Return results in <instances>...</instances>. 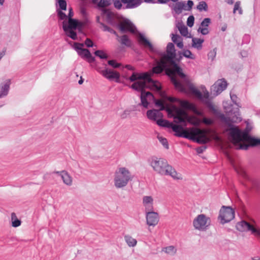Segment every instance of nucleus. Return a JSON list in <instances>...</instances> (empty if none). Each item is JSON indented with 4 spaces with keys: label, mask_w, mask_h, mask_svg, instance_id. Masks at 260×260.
I'll list each match as a JSON object with an SVG mask.
<instances>
[{
    "label": "nucleus",
    "mask_w": 260,
    "mask_h": 260,
    "mask_svg": "<svg viewBox=\"0 0 260 260\" xmlns=\"http://www.w3.org/2000/svg\"><path fill=\"white\" fill-rule=\"evenodd\" d=\"M169 61L172 67L173 72L182 79L180 80L174 75L169 76L170 81L175 88L181 92L186 93H187L186 87H187L190 92L201 100L210 110L216 112L214 106L209 99V92L206 90L203 95L202 92L191 83L186 75L183 73L182 69L175 59Z\"/></svg>",
    "instance_id": "f257e3e1"
},
{
    "label": "nucleus",
    "mask_w": 260,
    "mask_h": 260,
    "mask_svg": "<svg viewBox=\"0 0 260 260\" xmlns=\"http://www.w3.org/2000/svg\"><path fill=\"white\" fill-rule=\"evenodd\" d=\"M215 110L216 111L215 112L213 111H211L229 127L230 136L235 145L244 141V140L251 136L249 133L252 129V127L248 123L247 124L246 128L243 131H241L233 124V123L239 122L242 120V118L240 116L239 109L238 108H234L232 105L228 107L224 106V111L227 114L228 117L221 113L216 108Z\"/></svg>",
    "instance_id": "f03ea898"
},
{
    "label": "nucleus",
    "mask_w": 260,
    "mask_h": 260,
    "mask_svg": "<svg viewBox=\"0 0 260 260\" xmlns=\"http://www.w3.org/2000/svg\"><path fill=\"white\" fill-rule=\"evenodd\" d=\"M114 0H100L98 6L101 11V16L105 17L108 23L118 28L122 33L127 31L134 32L136 28L127 18L115 13L105 7L110 6Z\"/></svg>",
    "instance_id": "7ed1b4c3"
},
{
    "label": "nucleus",
    "mask_w": 260,
    "mask_h": 260,
    "mask_svg": "<svg viewBox=\"0 0 260 260\" xmlns=\"http://www.w3.org/2000/svg\"><path fill=\"white\" fill-rule=\"evenodd\" d=\"M156 124L159 126L172 128L176 137L186 138L198 144H205L210 141L205 132L198 128H192L188 131L180 125L174 124L163 119L157 120Z\"/></svg>",
    "instance_id": "20e7f679"
},
{
    "label": "nucleus",
    "mask_w": 260,
    "mask_h": 260,
    "mask_svg": "<svg viewBox=\"0 0 260 260\" xmlns=\"http://www.w3.org/2000/svg\"><path fill=\"white\" fill-rule=\"evenodd\" d=\"M149 161L153 170L157 174L162 176H170L174 179H181V175L168 164L166 159L153 156Z\"/></svg>",
    "instance_id": "39448f33"
},
{
    "label": "nucleus",
    "mask_w": 260,
    "mask_h": 260,
    "mask_svg": "<svg viewBox=\"0 0 260 260\" xmlns=\"http://www.w3.org/2000/svg\"><path fill=\"white\" fill-rule=\"evenodd\" d=\"M132 177L130 172L125 167L118 168L115 173L114 185L117 188L125 187Z\"/></svg>",
    "instance_id": "423d86ee"
},
{
    "label": "nucleus",
    "mask_w": 260,
    "mask_h": 260,
    "mask_svg": "<svg viewBox=\"0 0 260 260\" xmlns=\"http://www.w3.org/2000/svg\"><path fill=\"white\" fill-rule=\"evenodd\" d=\"M234 169L237 173L245 180V185L248 188L256 192L260 191V181L258 179L249 176L244 169L240 166H234Z\"/></svg>",
    "instance_id": "0eeeda50"
},
{
    "label": "nucleus",
    "mask_w": 260,
    "mask_h": 260,
    "mask_svg": "<svg viewBox=\"0 0 260 260\" xmlns=\"http://www.w3.org/2000/svg\"><path fill=\"white\" fill-rule=\"evenodd\" d=\"M235 217V211L230 206H223L219 211L218 219L224 224L231 221Z\"/></svg>",
    "instance_id": "6e6552de"
},
{
    "label": "nucleus",
    "mask_w": 260,
    "mask_h": 260,
    "mask_svg": "<svg viewBox=\"0 0 260 260\" xmlns=\"http://www.w3.org/2000/svg\"><path fill=\"white\" fill-rule=\"evenodd\" d=\"M210 224V218L203 214L198 215L193 220L194 229L201 231L207 230Z\"/></svg>",
    "instance_id": "1a4fd4ad"
},
{
    "label": "nucleus",
    "mask_w": 260,
    "mask_h": 260,
    "mask_svg": "<svg viewBox=\"0 0 260 260\" xmlns=\"http://www.w3.org/2000/svg\"><path fill=\"white\" fill-rule=\"evenodd\" d=\"M236 229L240 232L251 231L252 234L260 238V229L254 228L253 225L246 221L242 220L238 222L236 224Z\"/></svg>",
    "instance_id": "9d476101"
},
{
    "label": "nucleus",
    "mask_w": 260,
    "mask_h": 260,
    "mask_svg": "<svg viewBox=\"0 0 260 260\" xmlns=\"http://www.w3.org/2000/svg\"><path fill=\"white\" fill-rule=\"evenodd\" d=\"M227 86L228 83L224 78L218 79L211 87V93L214 96H217L224 90Z\"/></svg>",
    "instance_id": "9b49d317"
},
{
    "label": "nucleus",
    "mask_w": 260,
    "mask_h": 260,
    "mask_svg": "<svg viewBox=\"0 0 260 260\" xmlns=\"http://www.w3.org/2000/svg\"><path fill=\"white\" fill-rule=\"evenodd\" d=\"M82 27V23L79 20L74 18L68 19L67 22L64 21L62 22V28L64 31L73 29H78L80 31Z\"/></svg>",
    "instance_id": "f8f14e48"
},
{
    "label": "nucleus",
    "mask_w": 260,
    "mask_h": 260,
    "mask_svg": "<svg viewBox=\"0 0 260 260\" xmlns=\"http://www.w3.org/2000/svg\"><path fill=\"white\" fill-rule=\"evenodd\" d=\"M98 72L100 73L103 76L109 80L111 81L115 79L117 83L120 82V74L116 71H114L109 69L107 68H105V69L103 70H98Z\"/></svg>",
    "instance_id": "ddd939ff"
},
{
    "label": "nucleus",
    "mask_w": 260,
    "mask_h": 260,
    "mask_svg": "<svg viewBox=\"0 0 260 260\" xmlns=\"http://www.w3.org/2000/svg\"><path fill=\"white\" fill-rule=\"evenodd\" d=\"M146 213L147 224L149 226H155L156 225L159 221L157 213L151 211H146Z\"/></svg>",
    "instance_id": "4468645a"
},
{
    "label": "nucleus",
    "mask_w": 260,
    "mask_h": 260,
    "mask_svg": "<svg viewBox=\"0 0 260 260\" xmlns=\"http://www.w3.org/2000/svg\"><path fill=\"white\" fill-rule=\"evenodd\" d=\"M83 44L75 43L74 45V48L77 52L78 55L82 58H87L90 56V52L87 49L83 48Z\"/></svg>",
    "instance_id": "2eb2a0df"
},
{
    "label": "nucleus",
    "mask_w": 260,
    "mask_h": 260,
    "mask_svg": "<svg viewBox=\"0 0 260 260\" xmlns=\"http://www.w3.org/2000/svg\"><path fill=\"white\" fill-rule=\"evenodd\" d=\"M167 54L163 53L162 56L167 58L169 61L175 59L176 56V50L173 43H169L167 46Z\"/></svg>",
    "instance_id": "dca6fc26"
},
{
    "label": "nucleus",
    "mask_w": 260,
    "mask_h": 260,
    "mask_svg": "<svg viewBox=\"0 0 260 260\" xmlns=\"http://www.w3.org/2000/svg\"><path fill=\"white\" fill-rule=\"evenodd\" d=\"M186 114L185 112L183 110H178L175 115L173 116L174 122L178 124H183L184 126L186 125V119L183 117V115Z\"/></svg>",
    "instance_id": "f3484780"
},
{
    "label": "nucleus",
    "mask_w": 260,
    "mask_h": 260,
    "mask_svg": "<svg viewBox=\"0 0 260 260\" xmlns=\"http://www.w3.org/2000/svg\"><path fill=\"white\" fill-rule=\"evenodd\" d=\"M146 115L147 118L151 120L156 121L157 117H162L163 115L157 109L149 110L147 111Z\"/></svg>",
    "instance_id": "a211bd4d"
},
{
    "label": "nucleus",
    "mask_w": 260,
    "mask_h": 260,
    "mask_svg": "<svg viewBox=\"0 0 260 260\" xmlns=\"http://www.w3.org/2000/svg\"><path fill=\"white\" fill-rule=\"evenodd\" d=\"M138 41L140 44L145 47H148L151 51H154V48L152 44L142 34H140L138 36Z\"/></svg>",
    "instance_id": "6ab92c4d"
},
{
    "label": "nucleus",
    "mask_w": 260,
    "mask_h": 260,
    "mask_svg": "<svg viewBox=\"0 0 260 260\" xmlns=\"http://www.w3.org/2000/svg\"><path fill=\"white\" fill-rule=\"evenodd\" d=\"M153 199L151 196H144L143 204L145 207V211H151L153 209Z\"/></svg>",
    "instance_id": "aec40b11"
},
{
    "label": "nucleus",
    "mask_w": 260,
    "mask_h": 260,
    "mask_svg": "<svg viewBox=\"0 0 260 260\" xmlns=\"http://www.w3.org/2000/svg\"><path fill=\"white\" fill-rule=\"evenodd\" d=\"M180 106L185 109L191 110L192 111L197 110L195 105L187 100L180 101Z\"/></svg>",
    "instance_id": "412c9836"
},
{
    "label": "nucleus",
    "mask_w": 260,
    "mask_h": 260,
    "mask_svg": "<svg viewBox=\"0 0 260 260\" xmlns=\"http://www.w3.org/2000/svg\"><path fill=\"white\" fill-rule=\"evenodd\" d=\"M142 3L141 0H128L126 5L123 7L124 9H134L139 7Z\"/></svg>",
    "instance_id": "4be33fe9"
},
{
    "label": "nucleus",
    "mask_w": 260,
    "mask_h": 260,
    "mask_svg": "<svg viewBox=\"0 0 260 260\" xmlns=\"http://www.w3.org/2000/svg\"><path fill=\"white\" fill-rule=\"evenodd\" d=\"M10 84L11 80L8 79L6 81L5 83L2 86L1 91L0 92V98L8 95L10 90Z\"/></svg>",
    "instance_id": "5701e85b"
},
{
    "label": "nucleus",
    "mask_w": 260,
    "mask_h": 260,
    "mask_svg": "<svg viewBox=\"0 0 260 260\" xmlns=\"http://www.w3.org/2000/svg\"><path fill=\"white\" fill-rule=\"evenodd\" d=\"M165 66V63L164 62H161V63L153 67L150 71L151 75L161 73L164 71Z\"/></svg>",
    "instance_id": "b1692460"
},
{
    "label": "nucleus",
    "mask_w": 260,
    "mask_h": 260,
    "mask_svg": "<svg viewBox=\"0 0 260 260\" xmlns=\"http://www.w3.org/2000/svg\"><path fill=\"white\" fill-rule=\"evenodd\" d=\"M146 87V83L144 81H137L131 86V88L139 92L142 90L143 88H145Z\"/></svg>",
    "instance_id": "393cba45"
},
{
    "label": "nucleus",
    "mask_w": 260,
    "mask_h": 260,
    "mask_svg": "<svg viewBox=\"0 0 260 260\" xmlns=\"http://www.w3.org/2000/svg\"><path fill=\"white\" fill-rule=\"evenodd\" d=\"M204 42L203 39H199L196 38H192V46L195 48L200 50L202 48V44Z\"/></svg>",
    "instance_id": "a878e982"
},
{
    "label": "nucleus",
    "mask_w": 260,
    "mask_h": 260,
    "mask_svg": "<svg viewBox=\"0 0 260 260\" xmlns=\"http://www.w3.org/2000/svg\"><path fill=\"white\" fill-rule=\"evenodd\" d=\"M61 178L63 182L67 185L71 186L72 184V177L66 171H64Z\"/></svg>",
    "instance_id": "bb28decb"
},
{
    "label": "nucleus",
    "mask_w": 260,
    "mask_h": 260,
    "mask_svg": "<svg viewBox=\"0 0 260 260\" xmlns=\"http://www.w3.org/2000/svg\"><path fill=\"white\" fill-rule=\"evenodd\" d=\"M172 40L179 48L183 47L182 39L179 35L172 34Z\"/></svg>",
    "instance_id": "cd10ccee"
},
{
    "label": "nucleus",
    "mask_w": 260,
    "mask_h": 260,
    "mask_svg": "<svg viewBox=\"0 0 260 260\" xmlns=\"http://www.w3.org/2000/svg\"><path fill=\"white\" fill-rule=\"evenodd\" d=\"M244 141H247L251 147L260 145V139L256 138L251 136Z\"/></svg>",
    "instance_id": "c85d7f7f"
},
{
    "label": "nucleus",
    "mask_w": 260,
    "mask_h": 260,
    "mask_svg": "<svg viewBox=\"0 0 260 260\" xmlns=\"http://www.w3.org/2000/svg\"><path fill=\"white\" fill-rule=\"evenodd\" d=\"M152 100L155 106L159 108V109L158 110L159 111L167 110V109L166 108L164 103L161 100L156 99L154 96L152 98Z\"/></svg>",
    "instance_id": "c756f323"
},
{
    "label": "nucleus",
    "mask_w": 260,
    "mask_h": 260,
    "mask_svg": "<svg viewBox=\"0 0 260 260\" xmlns=\"http://www.w3.org/2000/svg\"><path fill=\"white\" fill-rule=\"evenodd\" d=\"M177 27L181 35L184 37L191 38V36H187L188 34V28L184 24L180 23L177 25Z\"/></svg>",
    "instance_id": "7c9ffc66"
},
{
    "label": "nucleus",
    "mask_w": 260,
    "mask_h": 260,
    "mask_svg": "<svg viewBox=\"0 0 260 260\" xmlns=\"http://www.w3.org/2000/svg\"><path fill=\"white\" fill-rule=\"evenodd\" d=\"M120 42L122 45H124L127 47H131L132 45L131 40L125 35L121 37Z\"/></svg>",
    "instance_id": "2f4dec72"
},
{
    "label": "nucleus",
    "mask_w": 260,
    "mask_h": 260,
    "mask_svg": "<svg viewBox=\"0 0 260 260\" xmlns=\"http://www.w3.org/2000/svg\"><path fill=\"white\" fill-rule=\"evenodd\" d=\"M185 4L183 2H177L173 8V10L177 14H179L182 12V10L184 9Z\"/></svg>",
    "instance_id": "473e14b6"
},
{
    "label": "nucleus",
    "mask_w": 260,
    "mask_h": 260,
    "mask_svg": "<svg viewBox=\"0 0 260 260\" xmlns=\"http://www.w3.org/2000/svg\"><path fill=\"white\" fill-rule=\"evenodd\" d=\"M124 240L129 247H134L137 243V240L129 235L124 236Z\"/></svg>",
    "instance_id": "72a5a7b5"
},
{
    "label": "nucleus",
    "mask_w": 260,
    "mask_h": 260,
    "mask_svg": "<svg viewBox=\"0 0 260 260\" xmlns=\"http://www.w3.org/2000/svg\"><path fill=\"white\" fill-rule=\"evenodd\" d=\"M230 96H231V100L234 103V104L237 106V107H234V106L232 104H228V105L226 106V104H227V103H225L223 105V108H224V106L228 107V106H230L231 105H232L233 108H238L239 109V107H240L241 106H240V103L237 102L238 98H237V95L235 94H231Z\"/></svg>",
    "instance_id": "f704fd0d"
},
{
    "label": "nucleus",
    "mask_w": 260,
    "mask_h": 260,
    "mask_svg": "<svg viewBox=\"0 0 260 260\" xmlns=\"http://www.w3.org/2000/svg\"><path fill=\"white\" fill-rule=\"evenodd\" d=\"M162 250L165 252L166 253L171 255H174L177 252V249L175 248L174 246H169L165 247L162 249Z\"/></svg>",
    "instance_id": "c9c22d12"
},
{
    "label": "nucleus",
    "mask_w": 260,
    "mask_h": 260,
    "mask_svg": "<svg viewBox=\"0 0 260 260\" xmlns=\"http://www.w3.org/2000/svg\"><path fill=\"white\" fill-rule=\"evenodd\" d=\"M11 218L12 226L16 228L20 225L21 221L20 220L17 218L16 214L14 213H12Z\"/></svg>",
    "instance_id": "e433bc0d"
},
{
    "label": "nucleus",
    "mask_w": 260,
    "mask_h": 260,
    "mask_svg": "<svg viewBox=\"0 0 260 260\" xmlns=\"http://www.w3.org/2000/svg\"><path fill=\"white\" fill-rule=\"evenodd\" d=\"M148 83H149L151 85L152 88H153L154 89L157 91L160 90L161 89V86L159 84V83L157 81L154 80L151 78L149 79V81L148 82Z\"/></svg>",
    "instance_id": "4c0bfd02"
},
{
    "label": "nucleus",
    "mask_w": 260,
    "mask_h": 260,
    "mask_svg": "<svg viewBox=\"0 0 260 260\" xmlns=\"http://www.w3.org/2000/svg\"><path fill=\"white\" fill-rule=\"evenodd\" d=\"M76 29L68 30L67 31H64L66 35L71 38L73 40H77V34L75 31Z\"/></svg>",
    "instance_id": "58836bf2"
},
{
    "label": "nucleus",
    "mask_w": 260,
    "mask_h": 260,
    "mask_svg": "<svg viewBox=\"0 0 260 260\" xmlns=\"http://www.w3.org/2000/svg\"><path fill=\"white\" fill-rule=\"evenodd\" d=\"M197 9L200 12L202 11H207L208 5L205 2L201 1L199 2L198 5L197 6Z\"/></svg>",
    "instance_id": "ea45409f"
},
{
    "label": "nucleus",
    "mask_w": 260,
    "mask_h": 260,
    "mask_svg": "<svg viewBox=\"0 0 260 260\" xmlns=\"http://www.w3.org/2000/svg\"><path fill=\"white\" fill-rule=\"evenodd\" d=\"M94 54L95 56L99 57L101 59H106L108 57V55L102 50H96Z\"/></svg>",
    "instance_id": "a19ab883"
},
{
    "label": "nucleus",
    "mask_w": 260,
    "mask_h": 260,
    "mask_svg": "<svg viewBox=\"0 0 260 260\" xmlns=\"http://www.w3.org/2000/svg\"><path fill=\"white\" fill-rule=\"evenodd\" d=\"M151 75L148 73H138L139 80H146L147 82L149 81V79L151 78Z\"/></svg>",
    "instance_id": "79ce46f5"
},
{
    "label": "nucleus",
    "mask_w": 260,
    "mask_h": 260,
    "mask_svg": "<svg viewBox=\"0 0 260 260\" xmlns=\"http://www.w3.org/2000/svg\"><path fill=\"white\" fill-rule=\"evenodd\" d=\"M140 92H141V93L140 99L144 98L145 99H147V98L149 96H151L152 98L153 96H154L151 92L149 91H146L145 90V88H143V90H141Z\"/></svg>",
    "instance_id": "37998d69"
},
{
    "label": "nucleus",
    "mask_w": 260,
    "mask_h": 260,
    "mask_svg": "<svg viewBox=\"0 0 260 260\" xmlns=\"http://www.w3.org/2000/svg\"><path fill=\"white\" fill-rule=\"evenodd\" d=\"M183 56H184L186 58L193 59L194 58V56L191 53V52L189 50H185L182 52H181Z\"/></svg>",
    "instance_id": "c03bdc74"
},
{
    "label": "nucleus",
    "mask_w": 260,
    "mask_h": 260,
    "mask_svg": "<svg viewBox=\"0 0 260 260\" xmlns=\"http://www.w3.org/2000/svg\"><path fill=\"white\" fill-rule=\"evenodd\" d=\"M108 64L115 69L119 68L121 66V63L117 62L114 59L109 60L108 61Z\"/></svg>",
    "instance_id": "a18cd8bd"
},
{
    "label": "nucleus",
    "mask_w": 260,
    "mask_h": 260,
    "mask_svg": "<svg viewBox=\"0 0 260 260\" xmlns=\"http://www.w3.org/2000/svg\"><path fill=\"white\" fill-rule=\"evenodd\" d=\"M157 139L166 149H169L168 142L166 138L161 136H157Z\"/></svg>",
    "instance_id": "49530a36"
},
{
    "label": "nucleus",
    "mask_w": 260,
    "mask_h": 260,
    "mask_svg": "<svg viewBox=\"0 0 260 260\" xmlns=\"http://www.w3.org/2000/svg\"><path fill=\"white\" fill-rule=\"evenodd\" d=\"M57 3L60 10H67V2L65 0H58Z\"/></svg>",
    "instance_id": "de8ad7c7"
},
{
    "label": "nucleus",
    "mask_w": 260,
    "mask_h": 260,
    "mask_svg": "<svg viewBox=\"0 0 260 260\" xmlns=\"http://www.w3.org/2000/svg\"><path fill=\"white\" fill-rule=\"evenodd\" d=\"M240 4H241V3L240 1H238V2H236L235 6H234V10H233L234 13H235L236 11L237 10H238L239 14L241 15L242 14V10L241 8L240 7Z\"/></svg>",
    "instance_id": "09e8293b"
},
{
    "label": "nucleus",
    "mask_w": 260,
    "mask_h": 260,
    "mask_svg": "<svg viewBox=\"0 0 260 260\" xmlns=\"http://www.w3.org/2000/svg\"><path fill=\"white\" fill-rule=\"evenodd\" d=\"M216 50L215 48L208 53V59H210L212 61L214 60L216 55Z\"/></svg>",
    "instance_id": "8fccbe9b"
},
{
    "label": "nucleus",
    "mask_w": 260,
    "mask_h": 260,
    "mask_svg": "<svg viewBox=\"0 0 260 260\" xmlns=\"http://www.w3.org/2000/svg\"><path fill=\"white\" fill-rule=\"evenodd\" d=\"M114 2V7L118 9V10H120L121 9H123V7L124 6H123L122 7V3H123L121 1V0H114V1H113Z\"/></svg>",
    "instance_id": "3c124183"
},
{
    "label": "nucleus",
    "mask_w": 260,
    "mask_h": 260,
    "mask_svg": "<svg viewBox=\"0 0 260 260\" xmlns=\"http://www.w3.org/2000/svg\"><path fill=\"white\" fill-rule=\"evenodd\" d=\"M211 22V19L209 18H206L201 23V26L202 27H207L209 26Z\"/></svg>",
    "instance_id": "603ef678"
},
{
    "label": "nucleus",
    "mask_w": 260,
    "mask_h": 260,
    "mask_svg": "<svg viewBox=\"0 0 260 260\" xmlns=\"http://www.w3.org/2000/svg\"><path fill=\"white\" fill-rule=\"evenodd\" d=\"M194 17L193 15L189 16L187 19V25L189 27H191L194 24Z\"/></svg>",
    "instance_id": "864d4df0"
},
{
    "label": "nucleus",
    "mask_w": 260,
    "mask_h": 260,
    "mask_svg": "<svg viewBox=\"0 0 260 260\" xmlns=\"http://www.w3.org/2000/svg\"><path fill=\"white\" fill-rule=\"evenodd\" d=\"M62 11V10H57V14L60 20H64L67 18V15Z\"/></svg>",
    "instance_id": "5fc2aeb1"
},
{
    "label": "nucleus",
    "mask_w": 260,
    "mask_h": 260,
    "mask_svg": "<svg viewBox=\"0 0 260 260\" xmlns=\"http://www.w3.org/2000/svg\"><path fill=\"white\" fill-rule=\"evenodd\" d=\"M138 77V73L134 72L132 75L127 78V80H129L131 82H135L139 80Z\"/></svg>",
    "instance_id": "6e6d98bb"
},
{
    "label": "nucleus",
    "mask_w": 260,
    "mask_h": 260,
    "mask_svg": "<svg viewBox=\"0 0 260 260\" xmlns=\"http://www.w3.org/2000/svg\"><path fill=\"white\" fill-rule=\"evenodd\" d=\"M198 32L201 33L203 35H206L209 34V31L207 27H200L198 29Z\"/></svg>",
    "instance_id": "4d7b16f0"
},
{
    "label": "nucleus",
    "mask_w": 260,
    "mask_h": 260,
    "mask_svg": "<svg viewBox=\"0 0 260 260\" xmlns=\"http://www.w3.org/2000/svg\"><path fill=\"white\" fill-rule=\"evenodd\" d=\"M187 7H186L185 6L184 10L186 11H190L192 8V6L193 5V2L191 0H188L187 2Z\"/></svg>",
    "instance_id": "13d9d810"
},
{
    "label": "nucleus",
    "mask_w": 260,
    "mask_h": 260,
    "mask_svg": "<svg viewBox=\"0 0 260 260\" xmlns=\"http://www.w3.org/2000/svg\"><path fill=\"white\" fill-rule=\"evenodd\" d=\"M85 45L87 47H92L94 46V44L92 41L89 38H86L85 41Z\"/></svg>",
    "instance_id": "bf43d9fd"
},
{
    "label": "nucleus",
    "mask_w": 260,
    "mask_h": 260,
    "mask_svg": "<svg viewBox=\"0 0 260 260\" xmlns=\"http://www.w3.org/2000/svg\"><path fill=\"white\" fill-rule=\"evenodd\" d=\"M141 105L145 108H147L149 105V102L147 99L144 98L141 99Z\"/></svg>",
    "instance_id": "052dcab7"
},
{
    "label": "nucleus",
    "mask_w": 260,
    "mask_h": 260,
    "mask_svg": "<svg viewBox=\"0 0 260 260\" xmlns=\"http://www.w3.org/2000/svg\"><path fill=\"white\" fill-rule=\"evenodd\" d=\"M250 41V37L248 35H245L243 37L242 43L248 44Z\"/></svg>",
    "instance_id": "680f3d73"
},
{
    "label": "nucleus",
    "mask_w": 260,
    "mask_h": 260,
    "mask_svg": "<svg viewBox=\"0 0 260 260\" xmlns=\"http://www.w3.org/2000/svg\"><path fill=\"white\" fill-rule=\"evenodd\" d=\"M207 148L206 146H201L196 148V151L198 154L202 153Z\"/></svg>",
    "instance_id": "e2e57ef3"
},
{
    "label": "nucleus",
    "mask_w": 260,
    "mask_h": 260,
    "mask_svg": "<svg viewBox=\"0 0 260 260\" xmlns=\"http://www.w3.org/2000/svg\"><path fill=\"white\" fill-rule=\"evenodd\" d=\"M203 123L207 125H211L213 124V120L209 118H204L202 121Z\"/></svg>",
    "instance_id": "0e129e2a"
},
{
    "label": "nucleus",
    "mask_w": 260,
    "mask_h": 260,
    "mask_svg": "<svg viewBox=\"0 0 260 260\" xmlns=\"http://www.w3.org/2000/svg\"><path fill=\"white\" fill-rule=\"evenodd\" d=\"M251 146L250 144L248 145L243 144H240L238 146V149H243V150H247L249 147Z\"/></svg>",
    "instance_id": "69168bd1"
},
{
    "label": "nucleus",
    "mask_w": 260,
    "mask_h": 260,
    "mask_svg": "<svg viewBox=\"0 0 260 260\" xmlns=\"http://www.w3.org/2000/svg\"><path fill=\"white\" fill-rule=\"evenodd\" d=\"M178 53H179L178 55L177 56L176 55L175 58V60L177 63L180 62L181 60V59H182V57H183V55H182L181 52L179 51Z\"/></svg>",
    "instance_id": "338daca9"
},
{
    "label": "nucleus",
    "mask_w": 260,
    "mask_h": 260,
    "mask_svg": "<svg viewBox=\"0 0 260 260\" xmlns=\"http://www.w3.org/2000/svg\"><path fill=\"white\" fill-rule=\"evenodd\" d=\"M101 27H102L103 28V30L104 31L109 32L110 28H111V27H109L108 26H107V25H106L105 24H104V23H101Z\"/></svg>",
    "instance_id": "774afa93"
}]
</instances>
